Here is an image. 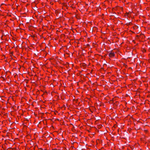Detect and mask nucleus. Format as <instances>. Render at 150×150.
Segmentation results:
<instances>
[{
    "label": "nucleus",
    "instance_id": "f257e3e1",
    "mask_svg": "<svg viewBox=\"0 0 150 150\" xmlns=\"http://www.w3.org/2000/svg\"><path fill=\"white\" fill-rule=\"evenodd\" d=\"M109 56L110 58H112L114 57L115 56L114 53L112 52H111L109 53Z\"/></svg>",
    "mask_w": 150,
    "mask_h": 150
}]
</instances>
